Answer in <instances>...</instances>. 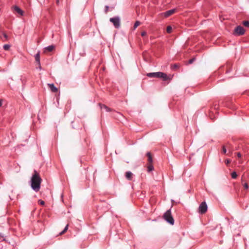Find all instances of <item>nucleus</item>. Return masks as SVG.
I'll use <instances>...</instances> for the list:
<instances>
[{"label": "nucleus", "instance_id": "nucleus-1", "mask_svg": "<svg viewBox=\"0 0 249 249\" xmlns=\"http://www.w3.org/2000/svg\"><path fill=\"white\" fill-rule=\"evenodd\" d=\"M41 181L42 179L39 174L36 170H35L31 179V186L32 188L36 192L39 191Z\"/></svg>", "mask_w": 249, "mask_h": 249}, {"label": "nucleus", "instance_id": "nucleus-2", "mask_svg": "<svg viewBox=\"0 0 249 249\" xmlns=\"http://www.w3.org/2000/svg\"><path fill=\"white\" fill-rule=\"evenodd\" d=\"M146 76L149 77H154V78H168L166 73L162 72H149L145 74Z\"/></svg>", "mask_w": 249, "mask_h": 249}, {"label": "nucleus", "instance_id": "nucleus-3", "mask_svg": "<svg viewBox=\"0 0 249 249\" xmlns=\"http://www.w3.org/2000/svg\"><path fill=\"white\" fill-rule=\"evenodd\" d=\"M164 219L171 225H173L174 223V219L172 215L170 210L166 212L163 215Z\"/></svg>", "mask_w": 249, "mask_h": 249}, {"label": "nucleus", "instance_id": "nucleus-4", "mask_svg": "<svg viewBox=\"0 0 249 249\" xmlns=\"http://www.w3.org/2000/svg\"><path fill=\"white\" fill-rule=\"evenodd\" d=\"M109 21L113 24L116 28H119L120 27V18L119 17H115L110 18Z\"/></svg>", "mask_w": 249, "mask_h": 249}, {"label": "nucleus", "instance_id": "nucleus-5", "mask_svg": "<svg viewBox=\"0 0 249 249\" xmlns=\"http://www.w3.org/2000/svg\"><path fill=\"white\" fill-rule=\"evenodd\" d=\"M245 30L241 26H237L234 30L233 35L235 36H242L245 34Z\"/></svg>", "mask_w": 249, "mask_h": 249}, {"label": "nucleus", "instance_id": "nucleus-6", "mask_svg": "<svg viewBox=\"0 0 249 249\" xmlns=\"http://www.w3.org/2000/svg\"><path fill=\"white\" fill-rule=\"evenodd\" d=\"M207 205L205 202H202L198 208V212L200 214H204L207 211Z\"/></svg>", "mask_w": 249, "mask_h": 249}, {"label": "nucleus", "instance_id": "nucleus-7", "mask_svg": "<svg viewBox=\"0 0 249 249\" xmlns=\"http://www.w3.org/2000/svg\"><path fill=\"white\" fill-rule=\"evenodd\" d=\"M176 11V9H171L170 10H168V11L164 12L163 13V15L165 18H167V17L170 16L171 15H172V14H173L174 13H175Z\"/></svg>", "mask_w": 249, "mask_h": 249}, {"label": "nucleus", "instance_id": "nucleus-8", "mask_svg": "<svg viewBox=\"0 0 249 249\" xmlns=\"http://www.w3.org/2000/svg\"><path fill=\"white\" fill-rule=\"evenodd\" d=\"M55 48V46L53 45H51L48 46L44 49V52L46 53V52H52Z\"/></svg>", "mask_w": 249, "mask_h": 249}, {"label": "nucleus", "instance_id": "nucleus-9", "mask_svg": "<svg viewBox=\"0 0 249 249\" xmlns=\"http://www.w3.org/2000/svg\"><path fill=\"white\" fill-rule=\"evenodd\" d=\"M14 10L15 12L18 13L20 15H21V16L23 15V13H24L23 11L19 7H18L17 6H15L14 7Z\"/></svg>", "mask_w": 249, "mask_h": 249}, {"label": "nucleus", "instance_id": "nucleus-10", "mask_svg": "<svg viewBox=\"0 0 249 249\" xmlns=\"http://www.w3.org/2000/svg\"><path fill=\"white\" fill-rule=\"evenodd\" d=\"M48 86L52 92H56L58 91V89L54 86V84H48Z\"/></svg>", "mask_w": 249, "mask_h": 249}, {"label": "nucleus", "instance_id": "nucleus-11", "mask_svg": "<svg viewBox=\"0 0 249 249\" xmlns=\"http://www.w3.org/2000/svg\"><path fill=\"white\" fill-rule=\"evenodd\" d=\"M133 174L132 172H126L125 173V178L128 179V180H131L132 179V178H133Z\"/></svg>", "mask_w": 249, "mask_h": 249}, {"label": "nucleus", "instance_id": "nucleus-12", "mask_svg": "<svg viewBox=\"0 0 249 249\" xmlns=\"http://www.w3.org/2000/svg\"><path fill=\"white\" fill-rule=\"evenodd\" d=\"M146 156L148 157V159H147L148 163H152V161H153L152 157L150 152H147V153L146 154Z\"/></svg>", "mask_w": 249, "mask_h": 249}, {"label": "nucleus", "instance_id": "nucleus-13", "mask_svg": "<svg viewBox=\"0 0 249 249\" xmlns=\"http://www.w3.org/2000/svg\"><path fill=\"white\" fill-rule=\"evenodd\" d=\"M35 58L36 62L40 65V52H38V53L35 55Z\"/></svg>", "mask_w": 249, "mask_h": 249}, {"label": "nucleus", "instance_id": "nucleus-14", "mask_svg": "<svg viewBox=\"0 0 249 249\" xmlns=\"http://www.w3.org/2000/svg\"><path fill=\"white\" fill-rule=\"evenodd\" d=\"M148 165L147 166V171L150 172L154 169V167L152 165V163H148Z\"/></svg>", "mask_w": 249, "mask_h": 249}, {"label": "nucleus", "instance_id": "nucleus-15", "mask_svg": "<svg viewBox=\"0 0 249 249\" xmlns=\"http://www.w3.org/2000/svg\"><path fill=\"white\" fill-rule=\"evenodd\" d=\"M101 109H103V108L105 109L107 112L111 110V109L110 108L108 107L107 106H106V105H102L101 106Z\"/></svg>", "mask_w": 249, "mask_h": 249}, {"label": "nucleus", "instance_id": "nucleus-16", "mask_svg": "<svg viewBox=\"0 0 249 249\" xmlns=\"http://www.w3.org/2000/svg\"><path fill=\"white\" fill-rule=\"evenodd\" d=\"M68 226H69V225H67V226H66V227L65 228L64 230L59 233V235H61L63 234L64 233H65L68 230Z\"/></svg>", "mask_w": 249, "mask_h": 249}, {"label": "nucleus", "instance_id": "nucleus-17", "mask_svg": "<svg viewBox=\"0 0 249 249\" xmlns=\"http://www.w3.org/2000/svg\"><path fill=\"white\" fill-rule=\"evenodd\" d=\"M140 25V22L139 21H136V22L135 23L134 25V26H133V28H134V29H136L137 27Z\"/></svg>", "mask_w": 249, "mask_h": 249}, {"label": "nucleus", "instance_id": "nucleus-18", "mask_svg": "<svg viewBox=\"0 0 249 249\" xmlns=\"http://www.w3.org/2000/svg\"><path fill=\"white\" fill-rule=\"evenodd\" d=\"M172 31V28L171 26H168L167 27L166 31L168 33H171Z\"/></svg>", "mask_w": 249, "mask_h": 249}, {"label": "nucleus", "instance_id": "nucleus-19", "mask_svg": "<svg viewBox=\"0 0 249 249\" xmlns=\"http://www.w3.org/2000/svg\"><path fill=\"white\" fill-rule=\"evenodd\" d=\"M243 24L246 27L249 28V21H244Z\"/></svg>", "mask_w": 249, "mask_h": 249}, {"label": "nucleus", "instance_id": "nucleus-20", "mask_svg": "<svg viewBox=\"0 0 249 249\" xmlns=\"http://www.w3.org/2000/svg\"><path fill=\"white\" fill-rule=\"evenodd\" d=\"M10 47V46L8 44H5L3 46V48L5 50H8Z\"/></svg>", "mask_w": 249, "mask_h": 249}, {"label": "nucleus", "instance_id": "nucleus-21", "mask_svg": "<svg viewBox=\"0 0 249 249\" xmlns=\"http://www.w3.org/2000/svg\"><path fill=\"white\" fill-rule=\"evenodd\" d=\"M231 177L233 178H236L237 177V175L236 172H233L231 173Z\"/></svg>", "mask_w": 249, "mask_h": 249}, {"label": "nucleus", "instance_id": "nucleus-22", "mask_svg": "<svg viewBox=\"0 0 249 249\" xmlns=\"http://www.w3.org/2000/svg\"><path fill=\"white\" fill-rule=\"evenodd\" d=\"M178 68V64H174V65H173L172 66V69H177Z\"/></svg>", "mask_w": 249, "mask_h": 249}, {"label": "nucleus", "instance_id": "nucleus-23", "mask_svg": "<svg viewBox=\"0 0 249 249\" xmlns=\"http://www.w3.org/2000/svg\"><path fill=\"white\" fill-rule=\"evenodd\" d=\"M108 8H109L108 6H107H107H105V12L106 13H107L108 10Z\"/></svg>", "mask_w": 249, "mask_h": 249}, {"label": "nucleus", "instance_id": "nucleus-24", "mask_svg": "<svg viewBox=\"0 0 249 249\" xmlns=\"http://www.w3.org/2000/svg\"><path fill=\"white\" fill-rule=\"evenodd\" d=\"M244 187L245 189H248L249 188V186H248V183H245L244 184Z\"/></svg>", "mask_w": 249, "mask_h": 249}, {"label": "nucleus", "instance_id": "nucleus-25", "mask_svg": "<svg viewBox=\"0 0 249 249\" xmlns=\"http://www.w3.org/2000/svg\"><path fill=\"white\" fill-rule=\"evenodd\" d=\"M38 202H39V204H40V205H44V204H45L44 201H43V200H39L38 201Z\"/></svg>", "mask_w": 249, "mask_h": 249}, {"label": "nucleus", "instance_id": "nucleus-26", "mask_svg": "<svg viewBox=\"0 0 249 249\" xmlns=\"http://www.w3.org/2000/svg\"><path fill=\"white\" fill-rule=\"evenodd\" d=\"M146 34H147L146 32L145 31H143V32H142L141 36H144L146 35Z\"/></svg>", "mask_w": 249, "mask_h": 249}, {"label": "nucleus", "instance_id": "nucleus-27", "mask_svg": "<svg viewBox=\"0 0 249 249\" xmlns=\"http://www.w3.org/2000/svg\"><path fill=\"white\" fill-rule=\"evenodd\" d=\"M222 152L224 154L226 153V149L224 146H223L222 147Z\"/></svg>", "mask_w": 249, "mask_h": 249}, {"label": "nucleus", "instance_id": "nucleus-28", "mask_svg": "<svg viewBox=\"0 0 249 249\" xmlns=\"http://www.w3.org/2000/svg\"><path fill=\"white\" fill-rule=\"evenodd\" d=\"M4 100L3 99L0 100V107H2L3 104Z\"/></svg>", "mask_w": 249, "mask_h": 249}, {"label": "nucleus", "instance_id": "nucleus-29", "mask_svg": "<svg viewBox=\"0 0 249 249\" xmlns=\"http://www.w3.org/2000/svg\"><path fill=\"white\" fill-rule=\"evenodd\" d=\"M195 60V58H192V59H190L189 60V63L192 64V63H193V62Z\"/></svg>", "mask_w": 249, "mask_h": 249}, {"label": "nucleus", "instance_id": "nucleus-30", "mask_svg": "<svg viewBox=\"0 0 249 249\" xmlns=\"http://www.w3.org/2000/svg\"><path fill=\"white\" fill-rule=\"evenodd\" d=\"M3 36L4 38L5 39H7L8 36H7V35L5 33H3Z\"/></svg>", "mask_w": 249, "mask_h": 249}, {"label": "nucleus", "instance_id": "nucleus-31", "mask_svg": "<svg viewBox=\"0 0 249 249\" xmlns=\"http://www.w3.org/2000/svg\"><path fill=\"white\" fill-rule=\"evenodd\" d=\"M230 162H231V161H230V160H225V163H226V164H227V165H228V164H229V163H230Z\"/></svg>", "mask_w": 249, "mask_h": 249}, {"label": "nucleus", "instance_id": "nucleus-32", "mask_svg": "<svg viewBox=\"0 0 249 249\" xmlns=\"http://www.w3.org/2000/svg\"><path fill=\"white\" fill-rule=\"evenodd\" d=\"M237 155L238 158H241L242 157V155L240 153L238 152L237 153Z\"/></svg>", "mask_w": 249, "mask_h": 249}, {"label": "nucleus", "instance_id": "nucleus-33", "mask_svg": "<svg viewBox=\"0 0 249 249\" xmlns=\"http://www.w3.org/2000/svg\"><path fill=\"white\" fill-rule=\"evenodd\" d=\"M58 2H59V0H57V3H58Z\"/></svg>", "mask_w": 249, "mask_h": 249}]
</instances>
